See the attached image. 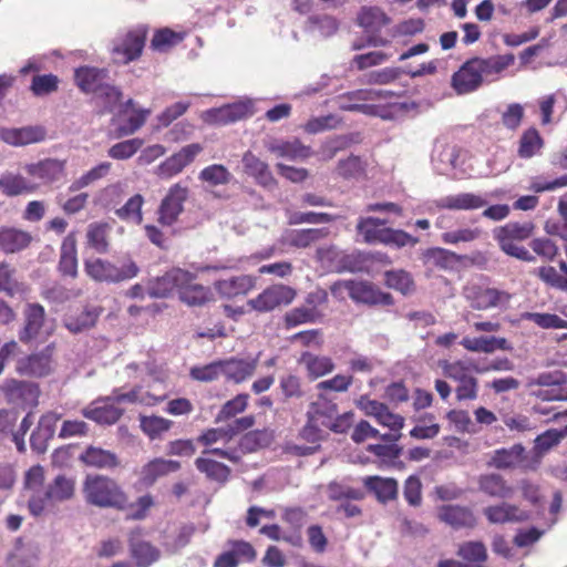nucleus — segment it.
<instances>
[{
	"label": "nucleus",
	"mask_w": 567,
	"mask_h": 567,
	"mask_svg": "<svg viewBox=\"0 0 567 567\" xmlns=\"http://www.w3.org/2000/svg\"><path fill=\"white\" fill-rule=\"evenodd\" d=\"M386 224L385 219L367 217L361 218L357 225V230L360 235L363 236V240L368 244L381 243L382 233L385 230V227H382Z\"/></svg>",
	"instance_id": "49"
},
{
	"label": "nucleus",
	"mask_w": 567,
	"mask_h": 567,
	"mask_svg": "<svg viewBox=\"0 0 567 567\" xmlns=\"http://www.w3.org/2000/svg\"><path fill=\"white\" fill-rule=\"evenodd\" d=\"M464 297L475 310L506 307L511 300V295L504 290L478 285L465 287Z\"/></svg>",
	"instance_id": "6"
},
{
	"label": "nucleus",
	"mask_w": 567,
	"mask_h": 567,
	"mask_svg": "<svg viewBox=\"0 0 567 567\" xmlns=\"http://www.w3.org/2000/svg\"><path fill=\"white\" fill-rule=\"evenodd\" d=\"M115 402L114 396L96 400L84 408L82 413L86 419L96 423L113 424L123 414V410L115 406Z\"/></svg>",
	"instance_id": "18"
},
{
	"label": "nucleus",
	"mask_w": 567,
	"mask_h": 567,
	"mask_svg": "<svg viewBox=\"0 0 567 567\" xmlns=\"http://www.w3.org/2000/svg\"><path fill=\"white\" fill-rule=\"evenodd\" d=\"M74 80L84 93L97 94L107 80V71L93 66H81L74 72Z\"/></svg>",
	"instance_id": "23"
},
{
	"label": "nucleus",
	"mask_w": 567,
	"mask_h": 567,
	"mask_svg": "<svg viewBox=\"0 0 567 567\" xmlns=\"http://www.w3.org/2000/svg\"><path fill=\"white\" fill-rule=\"evenodd\" d=\"M437 517L454 529L474 528L477 524L474 512L462 505H443L437 509Z\"/></svg>",
	"instance_id": "14"
},
{
	"label": "nucleus",
	"mask_w": 567,
	"mask_h": 567,
	"mask_svg": "<svg viewBox=\"0 0 567 567\" xmlns=\"http://www.w3.org/2000/svg\"><path fill=\"white\" fill-rule=\"evenodd\" d=\"M248 394L240 393L236 395L234 399L227 401L218 412L216 416V422H223L225 420L234 417L238 413L244 412L248 405Z\"/></svg>",
	"instance_id": "60"
},
{
	"label": "nucleus",
	"mask_w": 567,
	"mask_h": 567,
	"mask_svg": "<svg viewBox=\"0 0 567 567\" xmlns=\"http://www.w3.org/2000/svg\"><path fill=\"white\" fill-rule=\"evenodd\" d=\"M110 227L105 223H92L86 230L87 245L99 254H105L109 250Z\"/></svg>",
	"instance_id": "48"
},
{
	"label": "nucleus",
	"mask_w": 567,
	"mask_h": 567,
	"mask_svg": "<svg viewBox=\"0 0 567 567\" xmlns=\"http://www.w3.org/2000/svg\"><path fill=\"white\" fill-rule=\"evenodd\" d=\"M328 231L323 228L292 229L286 231L284 240L296 248H307L324 238Z\"/></svg>",
	"instance_id": "36"
},
{
	"label": "nucleus",
	"mask_w": 567,
	"mask_h": 567,
	"mask_svg": "<svg viewBox=\"0 0 567 567\" xmlns=\"http://www.w3.org/2000/svg\"><path fill=\"white\" fill-rule=\"evenodd\" d=\"M385 285L403 295H409L414 290V282L409 272L404 270H390L385 272Z\"/></svg>",
	"instance_id": "56"
},
{
	"label": "nucleus",
	"mask_w": 567,
	"mask_h": 567,
	"mask_svg": "<svg viewBox=\"0 0 567 567\" xmlns=\"http://www.w3.org/2000/svg\"><path fill=\"white\" fill-rule=\"evenodd\" d=\"M478 491L495 498H511L514 495V487L497 473L481 474L476 478Z\"/></svg>",
	"instance_id": "24"
},
{
	"label": "nucleus",
	"mask_w": 567,
	"mask_h": 567,
	"mask_svg": "<svg viewBox=\"0 0 567 567\" xmlns=\"http://www.w3.org/2000/svg\"><path fill=\"white\" fill-rule=\"evenodd\" d=\"M539 456L527 452L522 444H514L509 447L495 450L489 460L488 466L496 470H536L539 464Z\"/></svg>",
	"instance_id": "3"
},
{
	"label": "nucleus",
	"mask_w": 567,
	"mask_h": 567,
	"mask_svg": "<svg viewBox=\"0 0 567 567\" xmlns=\"http://www.w3.org/2000/svg\"><path fill=\"white\" fill-rule=\"evenodd\" d=\"M513 54L496 55L488 59H478L483 75L497 74L514 63Z\"/></svg>",
	"instance_id": "63"
},
{
	"label": "nucleus",
	"mask_w": 567,
	"mask_h": 567,
	"mask_svg": "<svg viewBox=\"0 0 567 567\" xmlns=\"http://www.w3.org/2000/svg\"><path fill=\"white\" fill-rule=\"evenodd\" d=\"M339 28L338 21L330 16H311L308 19V29L310 31H319L324 37H331Z\"/></svg>",
	"instance_id": "62"
},
{
	"label": "nucleus",
	"mask_w": 567,
	"mask_h": 567,
	"mask_svg": "<svg viewBox=\"0 0 567 567\" xmlns=\"http://www.w3.org/2000/svg\"><path fill=\"white\" fill-rule=\"evenodd\" d=\"M84 271L96 282L118 284L135 278L140 269L132 259L117 266L105 259L92 258L84 261Z\"/></svg>",
	"instance_id": "2"
},
{
	"label": "nucleus",
	"mask_w": 567,
	"mask_h": 567,
	"mask_svg": "<svg viewBox=\"0 0 567 567\" xmlns=\"http://www.w3.org/2000/svg\"><path fill=\"white\" fill-rule=\"evenodd\" d=\"M45 135L47 132L44 127L40 125L0 130V138L7 144L13 146H24L32 143H39L45 138Z\"/></svg>",
	"instance_id": "20"
},
{
	"label": "nucleus",
	"mask_w": 567,
	"mask_h": 567,
	"mask_svg": "<svg viewBox=\"0 0 567 567\" xmlns=\"http://www.w3.org/2000/svg\"><path fill=\"white\" fill-rule=\"evenodd\" d=\"M328 497L331 501H350V499H362L364 493L361 489H357L337 482H331L327 487Z\"/></svg>",
	"instance_id": "61"
},
{
	"label": "nucleus",
	"mask_w": 567,
	"mask_h": 567,
	"mask_svg": "<svg viewBox=\"0 0 567 567\" xmlns=\"http://www.w3.org/2000/svg\"><path fill=\"white\" fill-rule=\"evenodd\" d=\"M195 465L200 473H204L207 476V478L219 483H225L230 475V468L228 466L208 456H200L196 458Z\"/></svg>",
	"instance_id": "44"
},
{
	"label": "nucleus",
	"mask_w": 567,
	"mask_h": 567,
	"mask_svg": "<svg viewBox=\"0 0 567 567\" xmlns=\"http://www.w3.org/2000/svg\"><path fill=\"white\" fill-rule=\"evenodd\" d=\"M322 317L318 309L301 306L291 309L285 315V324L287 328H293L302 323H313Z\"/></svg>",
	"instance_id": "51"
},
{
	"label": "nucleus",
	"mask_w": 567,
	"mask_h": 567,
	"mask_svg": "<svg viewBox=\"0 0 567 567\" xmlns=\"http://www.w3.org/2000/svg\"><path fill=\"white\" fill-rule=\"evenodd\" d=\"M101 315V309L85 306L81 312H69L64 318L65 328L72 333H80L92 328Z\"/></svg>",
	"instance_id": "30"
},
{
	"label": "nucleus",
	"mask_w": 567,
	"mask_h": 567,
	"mask_svg": "<svg viewBox=\"0 0 567 567\" xmlns=\"http://www.w3.org/2000/svg\"><path fill=\"white\" fill-rule=\"evenodd\" d=\"M202 151L203 146L198 143L184 146L179 152L169 156L157 167V175L163 178L177 175L184 167L189 165Z\"/></svg>",
	"instance_id": "12"
},
{
	"label": "nucleus",
	"mask_w": 567,
	"mask_h": 567,
	"mask_svg": "<svg viewBox=\"0 0 567 567\" xmlns=\"http://www.w3.org/2000/svg\"><path fill=\"white\" fill-rule=\"evenodd\" d=\"M342 290L348 291L349 297L358 303L370 306H390L393 303V298L390 293L380 290L377 286L368 281L343 280L331 286V291L334 295Z\"/></svg>",
	"instance_id": "4"
},
{
	"label": "nucleus",
	"mask_w": 567,
	"mask_h": 567,
	"mask_svg": "<svg viewBox=\"0 0 567 567\" xmlns=\"http://www.w3.org/2000/svg\"><path fill=\"white\" fill-rule=\"evenodd\" d=\"M561 371H544L526 380V389L529 394L536 398V393L555 391L561 378Z\"/></svg>",
	"instance_id": "41"
},
{
	"label": "nucleus",
	"mask_w": 567,
	"mask_h": 567,
	"mask_svg": "<svg viewBox=\"0 0 567 567\" xmlns=\"http://www.w3.org/2000/svg\"><path fill=\"white\" fill-rule=\"evenodd\" d=\"M80 460L87 466L112 470L118 466L120 461L115 453L100 446H89L81 454Z\"/></svg>",
	"instance_id": "32"
},
{
	"label": "nucleus",
	"mask_w": 567,
	"mask_h": 567,
	"mask_svg": "<svg viewBox=\"0 0 567 567\" xmlns=\"http://www.w3.org/2000/svg\"><path fill=\"white\" fill-rule=\"evenodd\" d=\"M23 171L32 177V182L40 186L60 181L64 175V163L59 159L47 158L24 165Z\"/></svg>",
	"instance_id": "11"
},
{
	"label": "nucleus",
	"mask_w": 567,
	"mask_h": 567,
	"mask_svg": "<svg viewBox=\"0 0 567 567\" xmlns=\"http://www.w3.org/2000/svg\"><path fill=\"white\" fill-rule=\"evenodd\" d=\"M243 165L245 172L262 186H270L275 183V179L269 171L268 165L258 158L250 151L246 152L243 156Z\"/></svg>",
	"instance_id": "37"
},
{
	"label": "nucleus",
	"mask_w": 567,
	"mask_h": 567,
	"mask_svg": "<svg viewBox=\"0 0 567 567\" xmlns=\"http://www.w3.org/2000/svg\"><path fill=\"white\" fill-rule=\"evenodd\" d=\"M86 502L101 508L124 509L127 496L122 487L111 477L104 475H87L83 483Z\"/></svg>",
	"instance_id": "1"
},
{
	"label": "nucleus",
	"mask_w": 567,
	"mask_h": 567,
	"mask_svg": "<svg viewBox=\"0 0 567 567\" xmlns=\"http://www.w3.org/2000/svg\"><path fill=\"white\" fill-rule=\"evenodd\" d=\"M466 350L472 352L492 353L495 350H509L511 346L505 338L497 337H464L460 342Z\"/></svg>",
	"instance_id": "35"
},
{
	"label": "nucleus",
	"mask_w": 567,
	"mask_h": 567,
	"mask_svg": "<svg viewBox=\"0 0 567 567\" xmlns=\"http://www.w3.org/2000/svg\"><path fill=\"white\" fill-rule=\"evenodd\" d=\"M53 350L52 344L45 347L42 351L22 358L17 363V371L22 375L41 378L53 371Z\"/></svg>",
	"instance_id": "8"
},
{
	"label": "nucleus",
	"mask_w": 567,
	"mask_h": 567,
	"mask_svg": "<svg viewBox=\"0 0 567 567\" xmlns=\"http://www.w3.org/2000/svg\"><path fill=\"white\" fill-rule=\"evenodd\" d=\"M522 317L542 329H567V320L554 313L525 312Z\"/></svg>",
	"instance_id": "53"
},
{
	"label": "nucleus",
	"mask_w": 567,
	"mask_h": 567,
	"mask_svg": "<svg viewBox=\"0 0 567 567\" xmlns=\"http://www.w3.org/2000/svg\"><path fill=\"white\" fill-rule=\"evenodd\" d=\"M187 187L181 184L172 186L159 206L158 221L164 226L173 225L183 212V204L187 199Z\"/></svg>",
	"instance_id": "9"
},
{
	"label": "nucleus",
	"mask_w": 567,
	"mask_h": 567,
	"mask_svg": "<svg viewBox=\"0 0 567 567\" xmlns=\"http://www.w3.org/2000/svg\"><path fill=\"white\" fill-rule=\"evenodd\" d=\"M338 414V406L332 401L328 400L324 395L320 394L313 401L307 411V419L321 424L326 427L327 421H331Z\"/></svg>",
	"instance_id": "39"
},
{
	"label": "nucleus",
	"mask_w": 567,
	"mask_h": 567,
	"mask_svg": "<svg viewBox=\"0 0 567 567\" xmlns=\"http://www.w3.org/2000/svg\"><path fill=\"white\" fill-rule=\"evenodd\" d=\"M173 422L162 416L150 415L141 416V429L151 439L159 436L162 433L167 432Z\"/></svg>",
	"instance_id": "59"
},
{
	"label": "nucleus",
	"mask_w": 567,
	"mask_h": 567,
	"mask_svg": "<svg viewBox=\"0 0 567 567\" xmlns=\"http://www.w3.org/2000/svg\"><path fill=\"white\" fill-rule=\"evenodd\" d=\"M543 146V140L536 128H528L519 140L518 155L523 158L534 156Z\"/></svg>",
	"instance_id": "55"
},
{
	"label": "nucleus",
	"mask_w": 567,
	"mask_h": 567,
	"mask_svg": "<svg viewBox=\"0 0 567 567\" xmlns=\"http://www.w3.org/2000/svg\"><path fill=\"white\" fill-rule=\"evenodd\" d=\"M60 416L56 413L50 412L44 414L38 423L37 429L32 432L30 437L31 447L39 454H43L48 450V442L55 433V426Z\"/></svg>",
	"instance_id": "22"
},
{
	"label": "nucleus",
	"mask_w": 567,
	"mask_h": 567,
	"mask_svg": "<svg viewBox=\"0 0 567 567\" xmlns=\"http://www.w3.org/2000/svg\"><path fill=\"white\" fill-rule=\"evenodd\" d=\"M298 363L305 367L309 379L316 380L331 373L334 370V362L328 355L315 354L309 351L301 353Z\"/></svg>",
	"instance_id": "28"
},
{
	"label": "nucleus",
	"mask_w": 567,
	"mask_h": 567,
	"mask_svg": "<svg viewBox=\"0 0 567 567\" xmlns=\"http://www.w3.org/2000/svg\"><path fill=\"white\" fill-rule=\"evenodd\" d=\"M141 529L132 530L130 534V546L133 558L137 566L148 567L159 558V550L150 543L141 539Z\"/></svg>",
	"instance_id": "27"
},
{
	"label": "nucleus",
	"mask_w": 567,
	"mask_h": 567,
	"mask_svg": "<svg viewBox=\"0 0 567 567\" xmlns=\"http://www.w3.org/2000/svg\"><path fill=\"white\" fill-rule=\"evenodd\" d=\"M44 486V468L40 465H34L29 468L24 475V491L28 496V507L30 508L31 502L43 494Z\"/></svg>",
	"instance_id": "46"
},
{
	"label": "nucleus",
	"mask_w": 567,
	"mask_h": 567,
	"mask_svg": "<svg viewBox=\"0 0 567 567\" xmlns=\"http://www.w3.org/2000/svg\"><path fill=\"white\" fill-rule=\"evenodd\" d=\"M483 514L491 524L519 523L528 519V514L518 506L509 503L489 505Z\"/></svg>",
	"instance_id": "21"
},
{
	"label": "nucleus",
	"mask_w": 567,
	"mask_h": 567,
	"mask_svg": "<svg viewBox=\"0 0 567 567\" xmlns=\"http://www.w3.org/2000/svg\"><path fill=\"white\" fill-rule=\"evenodd\" d=\"M457 556L468 563L482 564L487 559V550L482 542H465L458 546Z\"/></svg>",
	"instance_id": "57"
},
{
	"label": "nucleus",
	"mask_w": 567,
	"mask_h": 567,
	"mask_svg": "<svg viewBox=\"0 0 567 567\" xmlns=\"http://www.w3.org/2000/svg\"><path fill=\"white\" fill-rule=\"evenodd\" d=\"M483 81V72L478 59L467 61L452 78L453 87L458 94L476 90Z\"/></svg>",
	"instance_id": "13"
},
{
	"label": "nucleus",
	"mask_w": 567,
	"mask_h": 567,
	"mask_svg": "<svg viewBox=\"0 0 567 567\" xmlns=\"http://www.w3.org/2000/svg\"><path fill=\"white\" fill-rule=\"evenodd\" d=\"M190 279V272L181 268H173L152 284L150 293L156 298H165L174 290L179 292L181 287Z\"/></svg>",
	"instance_id": "16"
},
{
	"label": "nucleus",
	"mask_w": 567,
	"mask_h": 567,
	"mask_svg": "<svg viewBox=\"0 0 567 567\" xmlns=\"http://www.w3.org/2000/svg\"><path fill=\"white\" fill-rule=\"evenodd\" d=\"M295 290L284 285H274L265 289L256 298L250 299L248 305L259 311L267 312L281 305H288L295 299Z\"/></svg>",
	"instance_id": "7"
},
{
	"label": "nucleus",
	"mask_w": 567,
	"mask_h": 567,
	"mask_svg": "<svg viewBox=\"0 0 567 567\" xmlns=\"http://www.w3.org/2000/svg\"><path fill=\"white\" fill-rule=\"evenodd\" d=\"M38 188V184L23 177L7 173L0 176V189L8 196H17L23 193H31Z\"/></svg>",
	"instance_id": "42"
},
{
	"label": "nucleus",
	"mask_w": 567,
	"mask_h": 567,
	"mask_svg": "<svg viewBox=\"0 0 567 567\" xmlns=\"http://www.w3.org/2000/svg\"><path fill=\"white\" fill-rule=\"evenodd\" d=\"M145 44V32L141 30L130 31L118 38L113 45V59L117 63L126 64L142 53Z\"/></svg>",
	"instance_id": "10"
},
{
	"label": "nucleus",
	"mask_w": 567,
	"mask_h": 567,
	"mask_svg": "<svg viewBox=\"0 0 567 567\" xmlns=\"http://www.w3.org/2000/svg\"><path fill=\"white\" fill-rule=\"evenodd\" d=\"M74 494L73 480L58 475L52 483L45 486L43 494L37 496L30 504V513L33 516H40L44 511L55 506L59 503L70 499Z\"/></svg>",
	"instance_id": "5"
},
{
	"label": "nucleus",
	"mask_w": 567,
	"mask_h": 567,
	"mask_svg": "<svg viewBox=\"0 0 567 567\" xmlns=\"http://www.w3.org/2000/svg\"><path fill=\"white\" fill-rule=\"evenodd\" d=\"M269 151L275 153L277 156L288 158L290 161L303 159L310 156V148L300 141L295 140L292 142L276 143L269 146Z\"/></svg>",
	"instance_id": "47"
},
{
	"label": "nucleus",
	"mask_w": 567,
	"mask_h": 567,
	"mask_svg": "<svg viewBox=\"0 0 567 567\" xmlns=\"http://www.w3.org/2000/svg\"><path fill=\"white\" fill-rule=\"evenodd\" d=\"M32 240L31 235L14 227L0 228V250L4 254H14L25 249Z\"/></svg>",
	"instance_id": "29"
},
{
	"label": "nucleus",
	"mask_w": 567,
	"mask_h": 567,
	"mask_svg": "<svg viewBox=\"0 0 567 567\" xmlns=\"http://www.w3.org/2000/svg\"><path fill=\"white\" fill-rule=\"evenodd\" d=\"M144 199L142 195L132 196L121 208L116 209V216L127 223L141 224L143 220L142 205Z\"/></svg>",
	"instance_id": "52"
},
{
	"label": "nucleus",
	"mask_w": 567,
	"mask_h": 567,
	"mask_svg": "<svg viewBox=\"0 0 567 567\" xmlns=\"http://www.w3.org/2000/svg\"><path fill=\"white\" fill-rule=\"evenodd\" d=\"M487 205V200L477 194L458 193L440 198L436 206L450 210H475Z\"/></svg>",
	"instance_id": "25"
},
{
	"label": "nucleus",
	"mask_w": 567,
	"mask_h": 567,
	"mask_svg": "<svg viewBox=\"0 0 567 567\" xmlns=\"http://www.w3.org/2000/svg\"><path fill=\"white\" fill-rule=\"evenodd\" d=\"M143 145V140L132 138L114 144L107 152L114 159L131 158Z\"/></svg>",
	"instance_id": "64"
},
{
	"label": "nucleus",
	"mask_w": 567,
	"mask_h": 567,
	"mask_svg": "<svg viewBox=\"0 0 567 567\" xmlns=\"http://www.w3.org/2000/svg\"><path fill=\"white\" fill-rule=\"evenodd\" d=\"M44 308L40 305H28L24 310L25 322L20 331V340L28 342L40 337L44 323Z\"/></svg>",
	"instance_id": "31"
},
{
	"label": "nucleus",
	"mask_w": 567,
	"mask_h": 567,
	"mask_svg": "<svg viewBox=\"0 0 567 567\" xmlns=\"http://www.w3.org/2000/svg\"><path fill=\"white\" fill-rule=\"evenodd\" d=\"M364 486L383 504L398 496V482L394 478L368 476L364 478Z\"/></svg>",
	"instance_id": "34"
},
{
	"label": "nucleus",
	"mask_w": 567,
	"mask_h": 567,
	"mask_svg": "<svg viewBox=\"0 0 567 567\" xmlns=\"http://www.w3.org/2000/svg\"><path fill=\"white\" fill-rule=\"evenodd\" d=\"M181 468V463L174 460L156 457L142 466L138 476L141 485L150 487L155 482Z\"/></svg>",
	"instance_id": "17"
},
{
	"label": "nucleus",
	"mask_w": 567,
	"mask_h": 567,
	"mask_svg": "<svg viewBox=\"0 0 567 567\" xmlns=\"http://www.w3.org/2000/svg\"><path fill=\"white\" fill-rule=\"evenodd\" d=\"M39 550L33 545H17L7 558L8 567H34Z\"/></svg>",
	"instance_id": "45"
},
{
	"label": "nucleus",
	"mask_w": 567,
	"mask_h": 567,
	"mask_svg": "<svg viewBox=\"0 0 567 567\" xmlns=\"http://www.w3.org/2000/svg\"><path fill=\"white\" fill-rule=\"evenodd\" d=\"M221 365L223 375L226 380L239 384L254 375L258 365V359L230 358L221 360Z\"/></svg>",
	"instance_id": "19"
},
{
	"label": "nucleus",
	"mask_w": 567,
	"mask_h": 567,
	"mask_svg": "<svg viewBox=\"0 0 567 567\" xmlns=\"http://www.w3.org/2000/svg\"><path fill=\"white\" fill-rule=\"evenodd\" d=\"M112 164L110 162H103L95 167L87 171L80 178L75 179L70 186V190L76 192L80 190L99 179L104 178L111 171Z\"/></svg>",
	"instance_id": "54"
},
{
	"label": "nucleus",
	"mask_w": 567,
	"mask_h": 567,
	"mask_svg": "<svg viewBox=\"0 0 567 567\" xmlns=\"http://www.w3.org/2000/svg\"><path fill=\"white\" fill-rule=\"evenodd\" d=\"M150 113V110L135 107V103L132 99L121 104L118 120L123 121V123L118 125V136L134 134L144 125Z\"/></svg>",
	"instance_id": "15"
},
{
	"label": "nucleus",
	"mask_w": 567,
	"mask_h": 567,
	"mask_svg": "<svg viewBox=\"0 0 567 567\" xmlns=\"http://www.w3.org/2000/svg\"><path fill=\"white\" fill-rule=\"evenodd\" d=\"M231 177L230 172L221 164L209 165L199 173V179L212 186L228 184Z\"/></svg>",
	"instance_id": "58"
},
{
	"label": "nucleus",
	"mask_w": 567,
	"mask_h": 567,
	"mask_svg": "<svg viewBox=\"0 0 567 567\" xmlns=\"http://www.w3.org/2000/svg\"><path fill=\"white\" fill-rule=\"evenodd\" d=\"M195 275L190 272V279L186 285H183L179 290V298L188 306H203L210 299V291L208 288L194 282Z\"/></svg>",
	"instance_id": "43"
},
{
	"label": "nucleus",
	"mask_w": 567,
	"mask_h": 567,
	"mask_svg": "<svg viewBox=\"0 0 567 567\" xmlns=\"http://www.w3.org/2000/svg\"><path fill=\"white\" fill-rule=\"evenodd\" d=\"M358 23L365 32H379L390 23V18L378 7H363L358 14Z\"/></svg>",
	"instance_id": "40"
},
{
	"label": "nucleus",
	"mask_w": 567,
	"mask_h": 567,
	"mask_svg": "<svg viewBox=\"0 0 567 567\" xmlns=\"http://www.w3.org/2000/svg\"><path fill=\"white\" fill-rule=\"evenodd\" d=\"M59 270L63 276L72 278L78 276L76 239L73 234H69L62 241Z\"/></svg>",
	"instance_id": "33"
},
{
	"label": "nucleus",
	"mask_w": 567,
	"mask_h": 567,
	"mask_svg": "<svg viewBox=\"0 0 567 567\" xmlns=\"http://www.w3.org/2000/svg\"><path fill=\"white\" fill-rule=\"evenodd\" d=\"M534 230V225L529 221L526 223H508L501 227L495 233V238L498 241L503 240H524L530 237Z\"/></svg>",
	"instance_id": "50"
},
{
	"label": "nucleus",
	"mask_w": 567,
	"mask_h": 567,
	"mask_svg": "<svg viewBox=\"0 0 567 567\" xmlns=\"http://www.w3.org/2000/svg\"><path fill=\"white\" fill-rule=\"evenodd\" d=\"M255 286V279L247 275L231 277L216 282L218 292L227 298L246 295Z\"/></svg>",
	"instance_id": "38"
},
{
	"label": "nucleus",
	"mask_w": 567,
	"mask_h": 567,
	"mask_svg": "<svg viewBox=\"0 0 567 567\" xmlns=\"http://www.w3.org/2000/svg\"><path fill=\"white\" fill-rule=\"evenodd\" d=\"M2 391L13 403H33L39 394V389L34 383L16 379L6 380Z\"/></svg>",
	"instance_id": "26"
}]
</instances>
